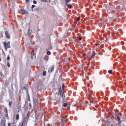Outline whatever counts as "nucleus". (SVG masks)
<instances>
[{"instance_id":"1","label":"nucleus","mask_w":126,"mask_h":126,"mask_svg":"<svg viewBox=\"0 0 126 126\" xmlns=\"http://www.w3.org/2000/svg\"><path fill=\"white\" fill-rule=\"evenodd\" d=\"M64 86V84H63L62 88H60L59 89L60 96L61 97L64 96V95H63L64 93L63 91Z\"/></svg>"},{"instance_id":"2","label":"nucleus","mask_w":126,"mask_h":126,"mask_svg":"<svg viewBox=\"0 0 126 126\" xmlns=\"http://www.w3.org/2000/svg\"><path fill=\"white\" fill-rule=\"evenodd\" d=\"M104 6L106 7L108 12L110 13L109 12L110 11H109V10H110L111 9H112V7L110 6L109 4H104Z\"/></svg>"},{"instance_id":"3","label":"nucleus","mask_w":126,"mask_h":126,"mask_svg":"<svg viewBox=\"0 0 126 126\" xmlns=\"http://www.w3.org/2000/svg\"><path fill=\"white\" fill-rule=\"evenodd\" d=\"M59 119H61L62 123L61 126H64L65 125V123L66 122V119L64 118L63 117H60Z\"/></svg>"},{"instance_id":"4","label":"nucleus","mask_w":126,"mask_h":126,"mask_svg":"<svg viewBox=\"0 0 126 126\" xmlns=\"http://www.w3.org/2000/svg\"><path fill=\"white\" fill-rule=\"evenodd\" d=\"M112 116L117 120H120V118L119 117L118 115L117 114L113 113H112Z\"/></svg>"},{"instance_id":"5","label":"nucleus","mask_w":126,"mask_h":126,"mask_svg":"<svg viewBox=\"0 0 126 126\" xmlns=\"http://www.w3.org/2000/svg\"><path fill=\"white\" fill-rule=\"evenodd\" d=\"M3 44L5 47V48L6 50H7V48H10V42H8L7 43H6V42H4Z\"/></svg>"},{"instance_id":"6","label":"nucleus","mask_w":126,"mask_h":126,"mask_svg":"<svg viewBox=\"0 0 126 126\" xmlns=\"http://www.w3.org/2000/svg\"><path fill=\"white\" fill-rule=\"evenodd\" d=\"M27 120L24 118V119L23 121L20 123L19 126H22L23 125H24L26 124L27 123Z\"/></svg>"},{"instance_id":"7","label":"nucleus","mask_w":126,"mask_h":126,"mask_svg":"<svg viewBox=\"0 0 126 126\" xmlns=\"http://www.w3.org/2000/svg\"><path fill=\"white\" fill-rule=\"evenodd\" d=\"M107 39H106L105 40L102 37H100L99 42L102 44H104L107 41Z\"/></svg>"},{"instance_id":"8","label":"nucleus","mask_w":126,"mask_h":126,"mask_svg":"<svg viewBox=\"0 0 126 126\" xmlns=\"http://www.w3.org/2000/svg\"><path fill=\"white\" fill-rule=\"evenodd\" d=\"M112 123H110L109 122H108L106 123V125H107V126H113V125L112 124ZM115 126H121V125L119 124H116Z\"/></svg>"},{"instance_id":"9","label":"nucleus","mask_w":126,"mask_h":126,"mask_svg":"<svg viewBox=\"0 0 126 126\" xmlns=\"http://www.w3.org/2000/svg\"><path fill=\"white\" fill-rule=\"evenodd\" d=\"M5 121L6 119L5 117L2 118L1 120V124H2L4 126L5 125Z\"/></svg>"},{"instance_id":"10","label":"nucleus","mask_w":126,"mask_h":126,"mask_svg":"<svg viewBox=\"0 0 126 126\" xmlns=\"http://www.w3.org/2000/svg\"><path fill=\"white\" fill-rule=\"evenodd\" d=\"M122 114H120V116L121 118L122 119V121H126V117L125 116H124L123 115L122 116Z\"/></svg>"},{"instance_id":"11","label":"nucleus","mask_w":126,"mask_h":126,"mask_svg":"<svg viewBox=\"0 0 126 126\" xmlns=\"http://www.w3.org/2000/svg\"><path fill=\"white\" fill-rule=\"evenodd\" d=\"M21 11L22 12L23 14H28V12L26 11L23 9H21Z\"/></svg>"},{"instance_id":"12","label":"nucleus","mask_w":126,"mask_h":126,"mask_svg":"<svg viewBox=\"0 0 126 126\" xmlns=\"http://www.w3.org/2000/svg\"><path fill=\"white\" fill-rule=\"evenodd\" d=\"M54 70V67L53 66H52L50 67L49 68L48 72L49 73L51 72Z\"/></svg>"},{"instance_id":"13","label":"nucleus","mask_w":126,"mask_h":126,"mask_svg":"<svg viewBox=\"0 0 126 126\" xmlns=\"http://www.w3.org/2000/svg\"><path fill=\"white\" fill-rule=\"evenodd\" d=\"M5 34L6 37L8 38H10V36L9 35V34L8 32L7 31H6L5 32Z\"/></svg>"},{"instance_id":"14","label":"nucleus","mask_w":126,"mask_h":126,"mask_svg":"<svg viewBox=\"0 0 126 126\" xmlns=\"http://www.w3.org/2000/svg\"><path fill=\"white\" fill-rule=\"evenodd\" d=\"M25 104L26 105L28 106H29V107H31V104L30 102V101H25Z\"/></svg>"},{"instance_id":"15","label":"nucleus","mask_w":126,"mask_h":126,"mask_svg":"<svg viewBox=\"0 0 126 126\" xmlns=\"http://www.w3.org/2000/svg\"><path fill=\"white\" fill-rule=\"evenodd\" d=\"M27 95L28 100V101H30V99L29 95L28 94H27Z\"/></svg>"},{"instance_id":"16","label":"nucleus","mask_w":126,"mask_h":126,"mask_svg":"<svg viewBox=\"0 0 126 126\" xmlns=\"http://www.w3.org/2000/svg\"><path fill=\"white\" fill-rule=\"evenodd\" d=\"M5 112L6 113V114H5V116L6 117H7L8 116V114L7 113V110L6 109H5Z\"/></svg>"},{"instance_id":"17","label":"nucleus","mask_w":126,"mask_h":126,"mask_svg":"<svg viewBox=\"0 0 126 126\" xmlns=\"http://www.w3.org/2000/svg\"><path fill=\"white\" fill-rule=\"evenodd\" d=\"M118 33V32H115V34L112 33V36H115L116 34L117 33Z\"/></svg>"},{"instance_id":"18","label":"nucleus","mask_w":126,"mask_h":126,"mask_svg":"<svg viewBox=\"0 0 126 126\" xmlns=\"http://www.w3.org/2000/svg\"><path fill=\"white\" fill-rule=\"evenodd\" d=\"M58 96V95L57 94H56L55 95V99L56 100L58 101L59 102V100L58 98H57L56 97V96Z\"/></svg>"},{"instance_id":"19","label":"nucleus","mask_w":126,"mask_h":126,"mask_svg":"<svg viewBox=\"0 0 126 126\" xmlns=\"http://www.w3.org/2000/svg\"><path fill=\"white\" fill-rule=\"evenodd\" d=\"M19 115L18 114H17L16 116V119L17 120H18L19 119Z\"/></svg>"},{"instance_id":"20","label":"nucleus","mask_w":126,"mask_h":126,"mask_svg":"<svg viewBox=\"0 0 126 126\" xmlns=\"http://www.w3.org/2000/svg\"><path fill=\"white\" fill-rule=\"evenodd\" d=\"M68 104L67 103H65L63 104V106L64 107H65L67 106Z\"/></svg>"},{"instance_id":"21","label":"nucleus","mask_w":126,"mask_h":126,"mask_svg":"<svg viewBox=\"0 0 126 126\" xmlns=\"http://www.w3.org/2000/svg\"><path fill=\"white\" fill-rule=\"evenodd\" d=\"M48 59V56H47V57H45V58H44V59L45 60L47 61Z\"/></svg>"},{"instance_id":"22","label":"nucleus","mask_w":126,"mask_h":126,"mask_svg":"<svg viewBox=\"0 0 126 126\" xmlns=\"http://www.w3.org/2000/svg\"><path fill=\"white\" fill-rule=\"evenodd\" d=\"M96 54V53H95V54L94 55H92L90 57V60H91L92 58Z\"/></svg>"},{"instance_id":"23","label":"nucleus","mask_w":126,"mask_h":126,"mask_svg":"<svg viewBox=\"0 0 126 126\" xmlns=\"http://www.w3.org/2000/svg\"><path fill=\"white\" fill-rule=\"evenodd\" d=\"M46 72L45 71H44L43 73V76H45L46 75Z\"/></svg>"},{"instance_id":"24","label":"nucleus","mask_w":126,"mask_h":126,"mask_svg":"<svg viewBox=\"0 0 126 126\" xmlns=\"http://www.w3.org/2000/svg\"><path fill=\"white\" fill-rule=\"evenodd\" d=\"M93 98L92 97H91L90 99V102L92 103V102L93 101Z\"/></svg>"},{"instance_id":"25","label":"nucleus","mask_w":126,"mask_h":126,"mask_svg":"<svg viewBox=\"0 0 126 126\" xmlns=\"http://www.w3.org/2000/svg\"><path fill=\"white\" fill-rule=\"evenodd\" d=\"M62 99H63V102H65V98L64 97V96H63V97H62Z\"/></svg>"},{"instance_id":"26","label":"nucleus","mask_w":126,"mask_h":126,"mask_svg":"<svg viewBox=\"0 0 126 126\" xmlns=\"http://www.w3.org/2000/svg\"><path fill=\"white\" fill-rule=\"evenodd\" d=\"M47 53L48 55H49L51 53L50 51H48L47 52Z\"/></svg>"},{"instance_id":"27","label":"nucleus","mask_w":126,"mask_h":126,"mask_svg":"<svg viewBox=\"0 0 126 126\" xmlns=\"http://www.w3.org/2000/svg\"><path fill=\"white\" fill-rule=\"evenodd\" d=\"M36 102H37V101H35L34 100H34H33V102H34V106H35L36 104Z\"/></svg>"},{"instance_id":"28","label":"nucleus","mask_w":126,"mask_h":126,"mask_svg":"<svg viewBox=\"0 0 126 126\" xmlns=\"http://www.w3.org/2000/svg\"><path fill=\"white\" fill-rule=\"evenodd\" d=\"M108 72L109 74H111L112 72V71L110 70H109L108 71Z\"/></svg>"},{"instance_id":"29","label":"nucleus","mask_w":126,"mask_h":126,"mask_svg":"<svg viewBox=\"0 0 126 126\" xmlns=\"http://www.w3.org/2000/svg\"><path fill=\"white\" fill-rule=\"evenodd\" d=\"M12 102L11 101H10V102H9V107H11V105H12Z\"/></svg>"},{"instance_id":"30","label":"nucleus","mask_w":126,"mask_h":126,"mask_svg":"<svg viewBox=\"0 0 126 126\" xmlns=\"http://www.w3.org/2000/svg\"><path fill=\"white\" fill-rule=\"evenodd\" d=\"M80 18V17L79 16L77 19V20H76V21L78 22Z\"/></svg>"},{"instance_id":"31","label":"nucleus","mask_w":126,"mask_h":126,"mask_svg":"<svg viewBox=\"0 0 126 126\" xmlns=\"http://www.w3.org/2000/svg\"><path fill=\"white\" fill-rule=\"evenodd\" d=\"M11 126H16V125L14 123H13L11 124Z\"/></svg>"},{"instance_id":"32","label":"nucleus","mask_w":126,"mask_h":126,"mask_svg":"<svg viewBox=\"0 0 126 126\" xmlns=\"http://www.w3.org/2000/svg\"><path fill=\"white\" fill-rule=\"evenodd\" d=\"M35 6L34 5H32V9H33L34 7H35Z\"/></svg>"},{"instance_id":"33","label":"nucleus","mask_w":126,"mask_h":126,"mask_svg":"<svg viewBox=\"0 0 126 126\" xmlns=\"http://www.w3.org/2000/svg\"><path fill=\"white\" fill-rule=\"evenodd\" d=\"M66 4H67L68 3L69 1V0H65Z\"/></svg>"},{"instance_id":"34","label":"nucleus","mask_w":126,"mask_h":126,"mask_svg":"<svg viewBox=\"0 0 126 126\" xmlns=\"http://www.w3.org/2000/svg\"><path fill=\"white\" fill-rule=\"evenodd\" d=\"M79 40H81L82 39V38L81 36H79Z\"/></svg>"},{"instance_id":"35","label":"nucleus","mask_w":126,"mask_h":126,"mask_svg":"<svg viewBox=\"0 0 126 126\" xmlns=\"http://www.w3.org/2000/svg\"><path fill=\"white\" fill-rule=\"evenodd\" d=\"M68 7L69 8H71L72 7V6L71 5H69L68 6Z\"/></svg>"},{"instance_id":"36","label":"nucleus","mask_w":126,"mask_h":126,"mask_svg":"<svg viewBox=\"0 0 126 126\" xmlns=\"http://www.w3.org/2000/svg\"><path fill=\"white\" fill-rule=\"evenodd\" d=\"M7 66L8 67H10V64L9 63H7Z\"/></svg>"},{"instance_id":"37","label":"nucleus","mask_w":126,"mask_h":126,"mask_svg":"<svg viewBox=\"0 0 126 126\" xmlns=\"http://www.w3.org/2000/svg\"><path fill=\"white\" fill-rule=\"evenodd\" d=\"M33 3L34 4H36L37 3V2L36 1L34 0L33 1Z\"/></svg>"},{"instance_id":"38","label":"nucleus","mask_w":126,"mask_h":126,"mask_svg":"<svg viewBox=\"0 0 126 126\" xmlns=\"http://www.w3.org/2000/svg\"><path fill=\"white\" fill-rule=\"evenodd\" d=\"M10 59V58L9 56L8 55V56L7 58V60H9Z\"/></svg>"},{"instance_id":"39","label":"nucleus","mask_w":126,"mask_h":126,"mask_svg":"<svg viewBox=\"0 0 126 126\" xmlns=\"http://www.w3.org/2000/svg\"><path fill=\"white\" fill-rule=\"evenodd\" d=\"M8 126H11V123H8Z\"/></svg>"},{"instance_id":"40","label":"nucleus","mask_w":126,"mask_h":126,"mask_svg":"<svg viewBox=\"0 0 126 126\" xmlns=\"http://www.w3.org/2000/svg\"><path fill=\"white\" fill-rule=\"evenodd\" d=\"M82 105L83 106H86L85 104L84 103H83L82 104Z\"/></svg>"},{"instance_id":"41","label":"nucleus","mask_w":126,"mask_h":126,"mask_svg":"<svg viewBox=\"0 0 126 126\" xmlns=\"http://www.w3.org/2000/svg\"><path fill=\"white\" fill-rule=\"evenodd\" d=\"M123 8L120 9L119 11H122L123 10Z\"/></svg>"},{"instance_id":"42","label":"nucleus","mask_w":126,"mask_h":126,"mask_svg":"<svg viewBox=\"0 0 126 126\" xmlns=\"http://www.w3.org/2000/svg\"><path fill=\"white\" fill-rule=\"evenodd\" d=\"M79 46L80 47V48H83L82 46V45H79Z\"/></svg>"},{"instance_id":"43","label":"nucleus","mask_w":126,"mask_h":126,"mask_svg":"<svg viewBox=\"0 0 126 126\" xmlns=\"http://www.w3.org/2000/svg\"><path fill=\"white\" fill-rule=\"evenodd\" d=\"M0 75L2 77H3L4 75H3V74L2 73H0Z\"/></svg>"},{"instance_id":"44","label":"nucleus","mask_w":126,"mask_h":126,"mask_svg":"<svg viewBox=\"0 0 126 126\" xmlns=\"http://www.w3.org/2000/svg\"><path fill=\"white\" fill-rule=\"evenodd\" d=\"M26 88H27V87L26 86L24 87L23 88V89L25 90L26 89Z\"/></svg>"},{"instance_id":"45","label":"nucleus","mask_w":126,"mask_h":126,"mask_svg":"<svg viewBox=\"0 0 126 126\" xmlns=\"http://www.w3.org/2000/svg\"><path fill=\"white\" fill-rule=\"evenodd\" d=\"M84 64H83L81 65V69L82 70L83 69V68H82V66H83L84 65Z\"/></svg>"},{"instance_id":"46","label":"nucleus","mask_w":126,"mask_h":126,"mask_svg":"<svg viewBox=\"0 0 126 126\" xmlns=\"http://www.w3.org/2000/svg\"><path fill=\"white\" fill-rule=\"evenodd\" d=\"M27 2H28L29 1V0H25Z\"/></svg>"},{"instance_id":"47","label":"nucleus","mask_w":126,"mask_h":126,"mask_svg":"<svg viewBox=\"0 0 126 126\" xmlns=\"http://www.w3.org/2000/svg\"><path fill=\"white\" fill-rule=\"evenodd\" d=\"M98 45V44H95V46L96 47Z\"/></svg>"},{"instance_id":"48","label":"nucleus","mask_w":126,"mask_h":126,"mask_svg":"<svg viewBox=\"0 0 126 126\" xmlns=\"http://www.w3.org/2000/svg\"><path fill=\"white\" fill-rule=\"evenodd\" d=\"M91 54V52L90 51H89V54H88V55L89 56L90 55V54Z\"/></svg>"},{"instance_id":"49","label":"nucleus","mask_w":126,"mask_h":126,"mask_svg":"<svg viewBox=\"0 0 126 126\" xmlns=\"http://www.w3.org/2000/svg\"><path fill=\"white\" fill-rule=\"evenodd\" d=\"M59 111H61V112H62V110L61 109Z\"/></svg>"},{"instance_id":"50","label":"nucleus","mask_w":126,"mask_h":126,"mask_svg":"<svg viewBox=\"0 0 126 126\" xmlns=\"http://www.w3.org/2000/svg\"><path fill=\"white\" fill-rule=\"evenodd\" d=\"M55 112H57L58 111V110H56L54 111Z\"/></svg>"},{"instance_id":"51","label":"nucleus","mask_w":126,"mask_h":126,"mask_svg":"<svg viewBox=\"0 0 126 126\" xmlns=\"http://www.w3.org/2000/svg\"><path fill=\"white\" fill-rule=\"evenodd\" d=\"M90 60H89V62H88V63H89L90 62Z\"/></svg>"},{"instance_id":"52","label":"nucleus","mask_w":126,"mask_h":126,"mask_svg":"<svg viewBox=\"0 0 126 126\" xmlns=\"http://www.w3.org/2000/svg\"><path fill=\"white\" fill-rule=\"evenodd\" d=\"M39 9H37V10H38Z\"/></svg>"},{"instance_id":"53","label":"nucleus","mask_w":126,"mask_h":126,"mask_svg":"<svg viewBox=\"0 0 126 126\" xmlns=\"http://www.w3.org/2000/svg\"><path fill=\"white\" fill-rule=\"evenodd\" d=\"M58 119H57V121L59 120H58Z\"/></svg>"},{"instance_id":"54","label":"nucleus","mask_w":126,"mask_h":126,"mask_svg":"<svg viewBox=\"0 0 126 126\" xmlns=\"http://www.w3.org/2000/svg\"><path fill=\"white\" fill-rule=\"evenodd\" d=\"M68 61V62H69V61H68V60H67Z\"/></svg>"},{"instance_id":"55","label":"nucleus","mask_w":126,"mask_h":126,"mask_svg":"<svg viewBox=\"0 0 126 126\" xmlns=\"http://www.w3.org/2000/svg\"><path fill=\"white\" fill-rule=\"evenodd\" d=\"M89 65H88V66Z\"/></svg>"},{"instance_id":"56","label":"nucleus","mask_w":126,"mask_h":126,"mask_svg":"<svg viewBox=\"0 0 126 126\" xmlns=\"http://www.w3.org/2000/svg\"><path fill=\"white\" fill-rule=\"evenodd\" d=\"M89 65H88V66Z\"/></svg>"},{"instance_id":"57","label":"nucleus","mask_w":126,"mask_h":126,"mask_svg":"<svg viewBox=\"0 0 126 126\" xmlns=\"http://www.w3.org/2000/svg\"><path fill=\"white\" fill-rule=\"evenodd\" d=\"M42 116H43V115H42Z\"/></svg>"}]
</instances>
